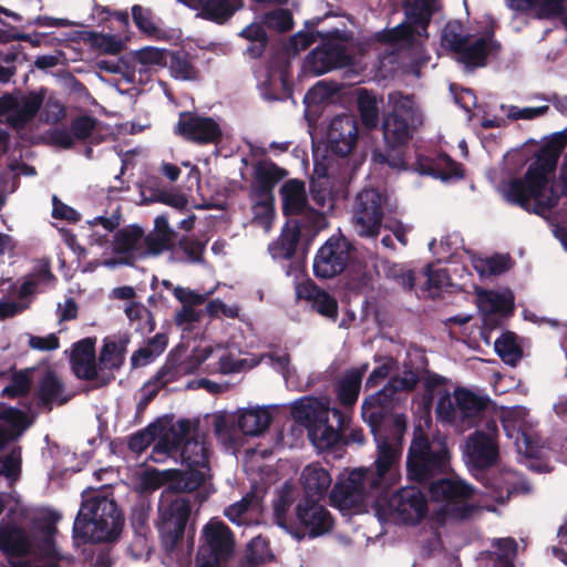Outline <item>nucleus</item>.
Masks as SVG:
<instances>
[{
    "instance_id": "obj_48",
    "label": "nucleus",
    "mask_w": 567,
    "mask_h": 567,
    "mask_svg": "<svg viewBox=\"0 0 567 567\" xmlns=\"http://www.w3.org/2000/svg\"><path fill=\"white\" fill-rule=\"evenodd\" d=\"M124 361L125 357L118 351L116 341L105 340L99 355L100 370H118Z\"/></svg>"
},
{
    "instance_id": "obj_43",
    "label": "nucleus",
    "mask_w": 567,
    "mask_h": 567,
    "mask_svg": "<svg viewBox=\"0 0 567 567\" xmlns=\"http://www.w3.org/2000/svg\"><path fill=\"white\" fill-rule=\"evenodd\" d=\"M261 23L278 33H286L293 28V18L290 10L277 8L265 12L261 16Z\"/></svg>"
},
{
    "instance_id": "obj_21",
    "label": "nucleus",
    "mask_w": 567,
    "mask_h": 567,
    "mask_svg": "<svg viewBox=\"0 0 567 567\" xmlns=\"http://www.w3.org/2000/svg\"><path fill=\"white\" fill-rule=\"evenodd\" d=\"M350 56L346 47L333 42H323L315 48L305 60V69L313 75H322L334 69L347 66Z\"/></svg>"
},
{
    "instance_id": "obj_32",
    "label": "nucleus",
    "mask_w": 567,
    "mask_h": 567,
    "mask_svg": "<svg viewBox=\"0 0 567 567\" xmlns=\"http://www.w3.org/2000/svg\"><path fill=\"white\" fill-rule=\"evenodd\" d=\"M299 296L311 301L313 310L322 317L331 321H336L338 319L339 311L337 299L316 284L309 282L303 285L299 290Z\"/></svg>"
},
{
    "instance_id": "obj_52",
    "label": "nucleus",
    "mask_w": 567,
    "mask_h": 567,
    "mask_svg": "<svg viewBox=\"0 0 567 567\" xmlns=\"http://www.w3.org/2000/svg\"><path fill=\"white\" fill-rule=\"evenodd\" d=\"M0 420L7 422L12 427V435L14 439L21 435L30 425L31 422L28 415L13 406L7 408L0 412Z\"/></svg>"
},
{
    "instance_id": "obj_28",
    "label": "nucleus",
    "mask_w": 567,
    "mask_h": 567,
    "mask_svg": "<svg viewBox=\"0 0 567 567\" xmlns=\"http://www.w3.org/2000/svg\"><path fill=\"white\" fill-rule=\"evenodd\" d=\"M185 471H193L203 475V485L209 477V455L208 446L204 440L186 435L181 442L179 451Z\"/></svg>"
},
{
    "instance_id": "obj_29",
    "label": "nucleus",
    "mask_w": 567,
    "mask_h": 567,
    "mask_svg": "<svg viewBox=\"0 0 567 567\" xmlns=\"http://www.w3.org/2000/svg\"><path fill=\"white\" fill-rule=\"evenodd\" d=\"M302 492L298 491V497L323 501L332 484L330 473L319 463L307 465L300 475Z\"/></svg>"
},
{
    "instance_id": "obj_44",
    "label": "nucleus",
    "mask_w": 567,
    "mask_h": 567,
    "mask_svg": "<svg viewBox=\"0 0 567 567\" xmlns=\"http://www.w3.org/2000/svg\"><path fill=\"white\" fill-rule=\"evenodd\" d=\"M213 425L215 435L224 445L233 446L237 442L238 429L236 417L218 414L214 417Z\"/></svg>"
},
{
    "instance_id": "obj_8",
    "label": "nucleus",
    "mask_w": 567,
    "mask_h": 567,
    "mask_svg": "<svg viewBox=\"0 0 567 567\" xmlns=\"http://www.w3.org/2000/svg\"><path fill=\"white\" fill-rule=\"evenodd\" d=\"M330 414L340 426L343 424L344 417L338 409L330 410L316 399L305 398L291 406L293 420L307 427L309 439L320 450L333 447L342 437L340 431L329 424Z\"/></svg>"
},
{
    "instance_id": "obj_60",
    "label": "nucleus",
    "mask_w": 567,
    "mask_h": 567,
    "mask_svg": "<svg viewBox=\"0 0 567 567\" xmlns=\"http://www.w3.org/2000/svg\"><path fill=\"white\" fill-rule=\"evenodd\" d=\"M566 0H539L536 7V17L538 19H554L564 13Z\"/></svg>"
},
{
    "instance_id": "obj_1",
    "label": "nucleus",
    "mask_w": 567,
    "mask_h": 567,
    "mask_svg": "<svg viewBox=\"0 0 567 567\" xmlns=\"http://www.w3.org/2000/svg\"><path fill=\"white\" fill-rule=\"evenodd\" d=\"M567 146V127L553 133L536 151L523 177L509 179L503 188L505 200L539 216L557 206L559 197L551 181Z\"/></svg>"
},
{
    "instance_id": "obj_34",
    "label": "nucleus",
    "mask_w": 567,
    "mask_h": 567,
    "mask_svg": "<svg viewBox=\"0 0 567 567\" xmlns=\"http://www.w3.org/2000/svg\"><path fill=\"white\" fill-rule=\"evenodd\" d=\"M39 405L52 410V404L63 405L71 399L64 394V384L53 371H48L40 381L38 390Z\"/></svg>"
},
{
    "instance_id": "obj_46",
    "label": "nucleus",
    "mask_w": 567,
    "mask_h": 567,
    "mask_svg": "<svg viewBox=\"0 0 567 567\" xmlns=\"http://www.w3.org/2000/svg\"><path fill=\"white\" fill-rule=\"evenodd\" d=\"M125 313L133 323L136 321H145V326H135V330L142 334H147L155 330L156 323L154 316L152 311L142 303L135 302L127 306Z\"/></svg>"
},
{
    "instance_id": "obj_61",
    "label": "nucleus",
    "mask_w": 567,
    "mask_h": 567,
    "mask_svg": "<svg viewBox=\"0 0 567 567\" xmlns=\"http://www.w3.org/2000/svg\"><path fill=\"white\" fill-rule=\"evenodd\" d=\"M92 44L107 54H118L123 50V42L112 34H94Z\"/></svg>"
},
{
    "instance_id": "obj_37",
    "label": "nucleus",
    "mask_w": 567,
    "mask_h": 567,
    "mask_svg": "<svg viewBox=\"0 0 567 567\" xmlns=\"http://www.w3.org/2000/svg\"><path fill=\"white\" fill-rule=\"evenodd\" d=\"M272 554L269 540L261 535L254 537L246 546V551L239 563V567H258L259 565L272 561Z\"/></svg>"
},
{
    "instance_id": "obj_55",
    "label": "nucleus",
    "mask_w": 567,
    "mask_h": 567,
    "mask_svg": "<svg viewBox=\"0 0 567 567\" xmlns=\"http://www.w3.org/2000/svg\"><path fill=\"white\" fill-rule=\"evenodd\" d=\"M30 380L27 374L22 372H14L11 378V382L3 388L1 395L8 398H20L24 396L30 391Z\"/></svg>"
},
{
    "instance_id": "obj_35",
    "label": "nucleus",
    "mask_w": 567,
    "mask_h": 567,
    "mask_svg": "<svg viewBox=\"0 0 567 567\" xmlns=\"http://www.w3.org/2000/svg\"><path fill=\"white\" fill-rule=\"evenodd\" d=\"M241 7L243 0H205L197 16L216 24H225Z\"/></svg>"
},
{
    "instance_id": "obj_3",
    "label": "nucleus",
    "mask_w": 567,
    "mask_h": 567,
    "mask_svg": "<svg viewBox=\"0 0 567 567\" xmlns=\"http://www.w3.org/2000/svg\"><path fill=\"white\" fill-rule=\"evenodd\" d=\"M321 502L298 497V489L286 482L272 505L276 524L298 539L329 533L333 518Z\"/></svg>"
},
{
    "instance_id": "obj_6",
    "label": "nucleus",
    "mask_w": 567,
    "mask_h": 567,
    "mask_svg": "<svg viewBox=\"0 0 567 567\" xmlns=\"http://www.w3.org/2000/svg\"><path fill=\"white\" fill-rule=\"evenodd\" d=\"M123 525L116 502L96 495L82 503L73 524V537L83 543H112L118 538Z\"/></svg>"
},
{
    "instance_id": "obj_53",
    "label": "nucleus",
    "mask_w": 567,
    "mask_h": 567,
    "mask_svg": "<svg viewBox=\"0 0 567 567\" xmlns=\"http://www.w3.org/2000/svg\"><path fill=\"white\" fill-rule=\"evenodd\" d=\"M437 175L435 178H440L441 181H449L452 178H463L464 169L463 165L452 157H450L445 153L439 154V165H437Z\"/></svg>"
},
{
    "instance_id": "obj_23",
    "label": "nucleus",
    "mask_w": 567,
    "mask_h": 567,
    "mask_svg": "<svg viewBox=\"0 0 567 567\" xmlns=\"http://www.w3.org/2000/svg\"><path fill=\"white\" fill-rule=\"evenodd\" d=\"M96 339L86 337L72 344L70 354L71 370L79 380L94 381L99 377L95 353Z\"/></svg>"
},
{
    "instance_id": "obj_10",
    "label": "nucleus",
    "mask_w": 567,
    "mask_h": 567,
    "mask_svg": "<svg viewBox=\"0 0 567 567\" xmlns=\"http://www.w3.org/2000/svg\"><path fill=\"white\" fill-rule=\"evenodd\" d=\"M235 536L220 519H209L202 529L195 567H223L235 553Z\"/></svg>"
},
{
    "instance_id": "obj_2",
    "label": "nucleus",
    "mask_w": 567,
    "mask_h": 567,
    "mask_svg": "<svg viewBox=\"0 0 567 567\" xmlns=\"http://www.w3.org/2000/svg\"><path fill=\"white\" fill-rule=\"evenodd\" d=\"M423 124V114L414 95L394 91L388 94V110L382 114L383 150L373 153V159L389 167L406 171L408 150Z\"/></svg>"
},
{
    "instance_id": "obj_20",
    "label": "nucleus",
    "mask_w": 567,
    "mask_h": 567,
    "mask_svg": "<svg viewBox=\"0 0 567 567\" xmlns=\"http://www.w3.org/2000/svg\"><path fill=\"white\" fill-rule=\"evenodd\" d=\"M143 237L144 229L135 224L118 229L112 243L114 257L105 260V265L133 267L137 260L143 259Z\"/></svg>"
},
{
    "instance_id": "obj_38",
    "label": "nucleus",
    "mask_w": 567,
    "mask_h": 567,
    "mask_svg": "<svg viewBox=\"0 0 567 567\" xmlns=\"http://www.w3.org/2000/svg\"><path fill=\"white\" fill-rule=\"evenodd\" d=\"M171 74L176 80L195 81L198 80L199 71L194 65L192 55L184 51H169L167 58Z\"/></svg>"
},
{
    "instance_id": "obj_13",
    "label": "nucleus",
    "mask_w": 567,
    "mask_h": 567,
    "mask_svg": "<svg viewBox=\"0 0 567 567\" xmlns=\"http://www.w3.org/2000/svg\"><path fill=\"white\" fill-rule=\"evenodd\" d=\"M419 375L413 370H404L401 377H392L377 393L364 399L361 410L363 420L375 425L382 419L392 417L394 395L402 391H412L419 383Z\"/></svg>"
},
{
    "instance_id": "obj_50",
    "label": "nucleus",
    "mask_w": 567,
    "mask_h": 567,
    "mask_svg": "<svg viewBox=\"0 0 567 567\" xmlns=\"http://www.w3.org/2000/svg\"><path fill=\"white\" fill-rule=\"evenodd\" d=\"M252 204L254 219L260 225L271 223L275 215V197L250 196Z\"/></svg>"
},
{
    "instance_id": "obj_31",
    "label": "nucleus",
    "mask_w": 567,
    "mask_h": 567,
    "mask_svg": "<svg viewBox=\"0 0 567 567\" xmlns=\"http://www.w3.org/2000/svg\"><path fill=\"white\" fill-rule=\"evenodd\" d=\"M368 370V364L360 368L347 370L342 378L336 384L337 399L343 408H352L359 398L363 375Z\"/></svg>"
},
{
    "instance_id": "obj_9",
    "label": "nucleus",
    "mask_w": 567,
    "mask_h": 567,
    "mask_svg": "<svg viewBox=\"0 0 567 567\" xmlns=\"http://www.w3.org/2000/svg\"><path fill=\"white\" fill-rule=\"evenodd\" d=\"M182 492L161 495L157 505V529L162 544L167 551H174L182 543L186 530L190 533V549L194 547L195 527L188 523L192 515V503L181 496Z\"/></svg>"
},
{
    "instance_id": "obj_5",
    "label": "nucleus",
    "mask_w": 567,
    "mask_h": 567,
    "mask_svg": "<svg viewBox=\"0 0 567 567\" xmlns=\"http://www.w3.org/2000/svg\"><path fill=\"white\" fill-rule=\"evenodd\" d=\"M497 22L488 17L487 24L480 37L464 32L461 21H449L441 35L442 45L456 54L457 62L466 69L485 68L489 58L498 59L503 50L502 43L495 38Z\"/></svg>"
},
{
    "instance_id": "obj_14",
    "label": "nucleus",
    "mask_w": 567,
    "mask_h": 567,
    "mask_svg": "<svg viewBox=\"0 0 567 567\" xmlns=\"http://www.w3.org/2000/svg\"><path fill=\"white\" fill-rule=\"evenodd\" d=\"M386 197L374 188H364L355 196L352 221L360 237H378L384 218Z\"/></svg>"
},
{
    "instance_id": "obj_25",
    "label": "nucleus",
    "mask_w": 567,
    "mask_h": 567,
    "mask_svg": "<svg viewBox=\"0 0 567 567\" xmlns=\"http://www.w3.org/2000/svg\"><path fill=\"white\" fill-rule=\"evenodd\" d=\"M404 14L405 20L402 23L377 33V40L400 48H412L416 43V35H426L431 19H426V22L423 20L419 22L414 18H409L405 12Z\"/></svg>"
},
{
    "instance_id": "obj_26",
    "label": "nucleus",
    "mask_w": 567,
    "mask_h": 567,
    "mask_svg": "<svg viewBox=\"0 0 567 567\" xmlns=\"http://www.w3.org/2000/svg\"><path fill=\"white\" fill-rule=\"evenodd\" d=\"M33 542L28 532L13 523H0V551L12 558L32 554Z\"/></svg>"
},
{
    "instance_id": "obj_22",
    "label": "nucleus",
    "mask_w": 567,
    "mask_h": 567,
    "mask_svg": "<svg viewBox=\"0 0 567 567\" xmlns=\"http://www.w3.org/2000/svg\"><path fill=\"white\" fill-rule=\"evenodd\" d=\"M358 123L351 114L334 116L329 125L327 138L331 152L340 157L348 156L358 141Z\"/></svg>"
},
{
    "instance_id": "obj_58",
    "label": "nucleus",
    "mask_w": 567,
    "mask_h": 567,
    "mask_svg": "<svg viewBox=\"0 0 567 567\" xmlns=\"http://www.w3.org/2000/svg\"><path fill=\"white\" fill-rule=\"evenodd\" d=\"M403 8L409 18H414L419 22H426V19L432 18L430 0H405Z\"/></svg>"
},
{
    "instance_id": "obj_56",
    "label": "nucleus",
    "mask_w": 567,
    "mask_h": 567,
    "mask_svg": "<svg viewBox=\"0 0 567 567\" xmlns=\"http://www.w3.org/2000/svg\"><path fill=\"white\" fill-rule=\"evenodd\" d=\"M132 18L141 32L147 35H154L157 32V27L152 20V11L150 9L143 8L140 4H134L132 7Z\"/></svg>"
},
{
    "instance_id": "obj_45",
    "label": "nucleus",
    "mask_w": 567,
    "mask_h": 567,
    "mask_svg": "<svg viewBox=\"0 0 567 567\" xmlns=\"http://www.w3.org/2000/svg\"><path fill=\"white\" fill-rule=\"evenodd\" d=\"M143 259L148 256H158L164 251L173 249L175 245V240L164 236L162 234H157L155 231H150L147 235L144 234L143 237Z\"/></svg>"
},
{
    "instance_id": "obj_54",
    "label": "nucleus",
    "mask_w": 567,
    "mask_h": 567,
    "mask_svg": "<svg viewBox=\"0 0 567 567\" xmlns=\"http://www.w3.org/2000/svg\"><path fill=\"white\" fill-rule=\"evenodd\" d=\"M156 439V426L148 425L146 429L132 434L127 441V447L136 453H143Z\"/></svg>"
},
{
    "instance_id": "obj_27",
    "label": "nucleus",
    "mask_w": 567,
    "mask_h": 567,
    "mask_svg": "<svg viewBox=\"0 0 567 567\" xmlns=\"http://www.w3.org/2000/svg\"><path fill=\"white\" fill-rule=\"evenodd\" d=\"M193 430V424L187 419H181L173 424L153 446L150 460L155 463H162L167 457L178 453L181 442L186 435H189Z\"/></svg>"
},
{
    "instance_id": "obj_64",
    "label": "nucleus",
    "mask_w": 567,
    "mask_h": 567,
    "mask_svg": "<svg viewBox=\"0 0 567 567\" xmlns=\"http://www.w3.org/2000/svg\"><path fill=\"white\" fill-rule=\"evenodd\" d=\"M44 101V95L42 93L30 92L25 96L21 99L19 103H17V107L27 113L32 118L35 117L39 110L41 109Z\"/></svg>"
},
{
    "instance_id": "obj_33",
    "label": "nucleus",
    "mask_w": 567,
    "mask_h": 567,
    "mask_svg": "<svg viewBox=\"0 0 567 567\" xmlns=\"http://www.w3.org/2000/svg\"><path fill=\"white\" fill-rule=\"evenodd\" d=\"M272 416L266 408L238 411L236 416L238 431L248 436L262 434L270 425Z\"/></svg>"
},
{
    "instance_id": "obj_19",
    "label": "nucleus",
    "mask_w": 567,
    "mask_h": 567,
    "mask_svg": "<svg viewBox=\"0 0 567 567\" xmlns=\"http://www.w3.org/2000/svg\"><path fill=\"white\" fill-rule=\"evenodd\" d=\"M488 433L476 430L466 441L467 462L473 470H487L494 466L499 456L497 437V424L495 421L487 423Z\"/></svg>"
},
{
    "instance_id": "obj_62",
    "label": "nucleus",
    "mask_w": 567,
    "mask_h": 567,
    "mask_svg": "<svg viewBox=\"0 0 567 567\" xmlns=\"http://www.w3.org/2000/svg\"><path fill=\"white\" fill-rule=\"evenodd\" d=\"M56 527L53 524H48L42 527V538L38 545L39 553L45 558L55 557V542L54 536Z\"/></svg>"
},
{
    "instance_id": "obj_11",
    "label": "nucleus",
    "mask_w": 567,
    "mask_h": 567,
    "mask_svg": "<svg viewBox=\"0 0 567 567\" xmlns=\"http://www.w3.org/2000/svg\"><path fill=\"white\" fill-rule=\"evenodd\" d=\"M429 495L432 502L442 504L451 516L465 519L475 511L470 504L474 496V487L458 477L440 476L431 482Z\"/></svg>"
},
{
    "instance_id": "obj_15",
    "label": "nucleus",
    "mask_w": 567,
    "mask_h": 567,
    "mask_svg": "<svg viewBox=\"0 0 567 567\" xmlns=\"http://www.w3.org/2000/svg\"><path fill=\"white\" fill-rule=\"evenodd\" d=\"M354 250L344 236H331L317 251L313 259V274L319 279H332L341 275Z\"/></svg>"
},
{
    "instance_id": "obj_40",
    "label": "nucleus",
    "mask_w": 567,
    "mask_h": 567,
    "mask_svg": "<svg viewBox=\"0 0 567 567\" xmlns=\"http://www.w3.org/2000/svg\"><path fill=\"white\" fill-rule=\"evenodd\" d=\"M456 409L461 412L463 419L478 416L484 412L488 404V399L482 398L467 389H457L454 392Z\"/></svg>"
},
{
    "instance_id": "obj_42",
    "label": "nucleus",
    "mask_w": 567,
    "mask_h": 567,
    "mask_svg": "<svg viewBox=\"0 0 567 567\" xmlns=\"http://www.w3.org/2000/svg\"><path fill=\"white\" fill-rule=\"evenodd\" d=\"M358 111L362 124L368 130H374L379 124V107L374 94L365 89L360 90L358 95Z\"/></svg>"
},
{
    "instance_id": "obj_59",
    "label": "nucleus",
    "mask_w": 567,
    "mask_h": 567,
    "mask_svg": "<svg viewBox=\"0 0 567 567\" xmlns=\"http://www.w3.org/2000/svg\"><path fill=\"white\" fill-rule=\"evenodd\" d=\"M27 276L37 287L54 285L56 281L49 260L40 261Z\"/></svg>"
},
{
    "instance_id": "obj_36",
    "label": "nucleus",
    "mask_w": 567,
    "mask_h": 567,
    "mask_svg": "<svg viewBox=\"0 0 567 567\" xmlns=\"http://www.w3.org/2000/svg\"><path fill=\"white\" fill-rule=\"evenodd\" d=\"M300 229L287 221L277 240L269 245V252L275 259L289 260L297 250L300 240Z\"/></svg>"
},
{
    "instance_id": "obj_57",
    "label": "nucleus",
    "mask_w": 567,
    "mask_h": 567,
    "mask_svg": "<svg viewBox=\"0 0 567 567\" xmlns=\"http://www.w3.org/2000/svg\"><path fill=\"white\" fill-rule=\"evenodd\" d=\"M96 120L90 115H80L71 121L70 131L74 138L84 141L94 131Z\"/></svg>"
},
{
    "instance_id": "obj_18",
    "label": "nucleus",
    "mask_w": 567,
    "mask_h": 567,
    "mask_svg": "<svg viewBox=\"0 0 567 567\" xmlns=\"http://www.w3.org/2000/svg\"><path fill=\"white\" fill-rule=\"evenodd\" d=\"M390 514L405 525H417L427 514V501L415 486H406L394 492L388 499Z\"/></svg>"
},
{
    "instance_id": "obj_4",
    "label": "nucleus",
    "mask_w": 567,
    "mask_h": 567,
    "mask_svg": "<svg viewBox=\"0 0 567 567\" xmlns=\"http://www.w3.org/2000/svg\"><path fill=\"white\" fill-rule=\"evenodd\" d=\"M364 422L374 436L378 453L374 468H362V471L367 474L370 492H381L386 495L401 477V445L406 431V417L404 414H395L392 417L385 416L375 425L368 420Z\"/></svg>"
},
{
    "instance_id": "obj_17",
    "label": "nucleus",
    "mask_w": 567,
    "mask_h": 567,
    "mask_svg": "<svg viewBox=\"0 0 567 567\" xmlns=\"http://www.w3.org/2000/svg\"><path fill=\"white\" fill-rule=\"evenodd\" d=\"M174 133L197 145H217L223 141V130L215 118L189 111L179 113Z\"/></svg>"
},
{
    "instance_id": "obj_16",
    "label": "nucleus",
    "mask_w": 567,
    "mask_h": 567,
    "mask_svg": "<svg viewBox=\"0 0 567 567\" xmlns=\"http://www.w3.org/2000/svg\"><path fill=\"white\" fill-rule=\"evenodd\" d=\"M141 485L145 491H155L166 486L161 495L173 492H194L203 486V475L193 471L151 468L143 472Z\"/></svg>"
},
{
    "instance_id": "obj_24",
    "label": "nucleus",
    "mask_w": 567,
    "mask_h": 567,
    "mask_svg": "<svg viewBox=\"0 0 567 567\" xmlns=\"http://www.w3.org/2000/svg\"><path fill=\"white\" fill-rule=\"evenodd\" d=\"M288 176V171L271 159H259L252 164L249 196L275 197V187Z\"/></svg>"
},
{
    "instance_id": "obj_49",
    "label": "nucleus",
    "mask_w": 567,
    "mask_h": 567,
    "mask_svg": "<svg viewBox=\"0 0 567 567\" xmlns=\"http://www.w3.org/2000/svg\"><path fill=\"white\" fill-rule=\"evenodd\" d=\"M132 60L141 65H158L164 66L167 64L169 51L166 49H158L155 47H144L131 53Z\"/></svg>"
},
{
    "instance_id": "obj_39",
    "label": "nucleus",
    "mask_w": 567,
    "mask_h": 567,
    "mask_svg": "<svg viewBox=\"0 0 567 567\" xmlns=\"http://www.w3.org/2000/svg\"><path fill=\"white\" fill-rule=\"evenodd\" d=\"M297 218L288 219L291 226H298L300 236L313 238L327 227V219L323 213L309 206L303 213L296 216Z\"/></svg>"
},
{
    "instance_id": "obj_30",
    "label": "nucleus",
    "mask_w": 567,
    "mask_h": 567,
    "mask_svg": "<svg viewBox=\"0 0 567 567\" xmlns=\"http://www.w3.org/2000/svg\"><path fill=\"white\" fill-rule=\"evenodd\" d=\"M279 194L282 200V214L291 219L300 213H303L310 205L306 193L305 182L292 178L286 181Z\"/></svg>"
},
{
    "instance_id": "obj_51",
    "label": "nucleus",
    "mask_w": 567,
    "mask_h": 567,
    "mask_svg": "<svg viewBox=\"0 0 567 567\" xmlns=\"http://www.w3.org/2000/svg\"><path fill=\"white\" fill-rule=\"evenodd\" d=\"M21 449H12L9 453L0 456V476L8 480H17L21 474Z\"/></svg>"
},
{
    "instance_id": "obj_47",
    "label": "nucleus",
    "mask_w": 567,
    "mask_h": 567,
    "mask_svg": "<svg viewBox=\"0 0 567 567\" xmlns=\"http://www.w3.org/2000/svg\"><path fill=\"white\" fill-rule=\"evenodd\" d=\"M208 239H199L195 236L184 235L177 240V247L186 255L187 260L193 264H199L204 261V252Z\"/></svg>"
},
{
    "instance_id": "obj_7",
    "label": "nucleus",
    "mask_w": 567,
    "mask_h": 567,
    "mask_svg": "<svg viewBox=\"0 0 567 567\" xmlns=\"http://www.w3.org/2000/svg\"><path fill=\"white\" fill-rule=\"evenodd\" d=\"M451 454L445 443H433L425 434L415 435L406 456L409 481L430 486L450 470Z\"/></svg>"
},
{
    "instance_id": "obj_12",
    "label": "nucleus",
    "mask_w": 567,
    "mask_h": 567,
    "mask_svg": "<svg viewBox=\"0 0 567 567\" xmlns=\"http://www.w3.org/2000/svg\"><path fill=\"white\" fill-rule=\"evenodd\" d=\"M381 492H370L365 472L355 468L346 478H339L332 487L329 499L332 507L339 511L360 513L369 497L380 498Z\"/></svg>"
},
{
    "instance_id": "obj_63",
    "label": "nucleus",
    "mask_w": 567,
    "mask_h": 567,
    "mask_svg": "<svg viewBox=\"0 0 567 567\" xmlns=\"http://www.w3.org/2000/svg\"><path fill=\"white\" fill-rule=\"evenodd\" d=\"M52 217L60 220L76 223L81 219L80 214L71 206L61 202L55 195L52 197Z\"/></svg>"
},
{
    "instance_id": "obj_41",
    "label": "nucleus",
    "mask_w": 567,
    "mask_h": 567,
    "mask_svg": "<svg viewBox=\"0 0 567 567\" xmlns=\"http://www.w3.org/2000/svg\"><path fill=\"white\" fill-rule=\"evenodd\" d=\"M494 348L502 361L512 367H515L523 357V350L516 341V336L511 331L502 333L496 339Z\"/></svg>"
}]
</instances>
